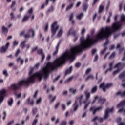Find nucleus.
Returning <instances> with one entry per match:
<instances>
[{"instance_id":"7c9ffc66","label":"nucleus","mask_w":125,"mask_h":125,"mask_svg":"<svg viewBox=\"0 0 125 125\" xmlns=\"http://www.w3.org/2000/svg\"><path fill=\"white\" fill-rule=\"evenodd\" d=\"M96 91H97V86H95L92 88L91 92V93H95Z\"/></svg>"},{"instance_id":"0eeeda50","label":"nucleus","mask_w":125,"mask_h":125,"mask_svg":"<svg viewBox=\"0 0 125 125\" xmlns=\"http://www.w3.org/2000/svg\"><path fill=\"white\" fill-rule=\"evenodd\" d=\"M5 96H6V91L3 89L0 91V105L3 102V99Z\"/></svg>"},{"instance_id":"a19ab883","label":"nucleus","mask_w":125,"mask_h":125,"mask_svg":"<svg viewBox=\"0 0 125 125\" xmlns=\"http://www.w3.org/2000/svg\"><path fill=\"white\" fill-rule=\"evenodd\" d=\"M41 102H42V97H40L36 101V104H37V105H39V104H41Z\"/></svg>"},{"instance_id":"864d4df0","label":"nucleus","mask_w":125,"mask_h":125,"mask_svg":"<svg viewBox=\"0 0 125 125\" xmlns=\"http://www.w3.org/2000/svg\"><path fill=\"white\" fill-rule=\"evenodd\" d=\"M114 57H115V52L112 53V54L109 57V59H112V58H114Z\"/></svg>"},{"instance_id":"774afa93","label":"nucleus","mask_w":125,"mask_h":125,"mask_svg":"<svg viewBox=\"0 0 125 125\" xmlns=\"http://www.w3.org/2000/svg\"><path fill=\"white\" fill-rule=\"evenodd\" d=\"M28 13H29V14H31V13H32V12H33V8H31L28 11Z\"/></svg>"},{"instance_id":"4468645a","label":"nucleus","mask_w":125,"mask_h":125,"mask_svg":"<svg viewBox=\"0 0 125 125\" xmlns=\"http://www.w3.org/2000/svg\"><path fill=\"white\" fill-rule=\"evenodd\" d=\"M78 31H79V29H78L77 30H75L72 33V36L75 38L74 42H76L77 40H78V35H77V33H78Z\"/></svg>"},{"instance_id":"e2e57ef3","label":"nucleus","mask_w":125,"mask_h":125,"mask_svg":"<svg viewBox=\"0 0 125 125\" xmlns=\"http://www.w3.org/2000/svg\"><path fill=\"white\" fill-rule=\"evenodd\" d=\"M23 111L24 113V114L26 115V114L28 113V108H23Z\"/></svg>"},{"instance_id":"5701e85b","label":"nucleus","mask_w":125,"mask_h":125,"mask_svg":"<svg viewBox=\"0 0 125 125\" xmlns=\"http://www.w3.org/2000/svg\"><path fill=\"white\" fill-rule=\"evenodd\" d=\"M15 4H16V2H15V1H12L11 5V8H12L13 11L15 10Z\"/></svg>"},{"instance_id":"39448f33","label":"nucleus","mask_w":125,"mask_h":125,"mask_svg":"<svg viewBox=\"0 0 125 125\" xmlns=\"http://www.w3.org/2000/svg\"><path fill=\"white\" fill-rule=\"evenodd\" d=\"M113 86V83H108L105 85V83H103L100 85V88H102L103 91L106 92V88H110Z\"/></svg>"},{"instance_id":"72a5a7b5","label":"nucleus","mask_w":125,"mask_h":125,"mask_svg":"<svg viewBox=\"0 0 125 125\" xmlns=\"http://www.w3.org/2000/svg\"><path fill=\"white\" fill-rule=\"evenodd\" d=\"M26 42H27V41L25 40L21 43V47L22 49L25 47V44H26Z\"/></svg>"},{"instance_id":"c9c22d12","label":"nucleus","mask_w":125,"mask_h":125,"mask_svg":"<svg viewBox=\"0 0 125 125\" xmlns=\"http://www.w3.org/2000/svg\"><path fill=\"white\" fill-rule=\"evenodd\" d=\"M12 103H13V99L12 98H11L8 101V106H12Z\"/></svg>"},{"instance_id":"8fccbe9b","label":"nucleus","mask_w":125,"mask_h":125,"mask_svg":"<svg viewBox=\"0 0 125 125\" xmlns=\"http://www.w3.org/2000/svg\"><path fill=\"white\" fill-rule=\"evenodd\" d=\"M98 98H99V97H98V96H96L94 98V100L92 102V104H94V103H95V101H96L97 99H98Z\"/></svg>"},{"instance_id":"0e129e2a","label":"nucleus","mask_w":125,"mask_h":125,"mask_svg":"<svg viewBox=\"0 0 125 125\" xmlns=\"http://www.w3.org/2000/svg\"><path fill=\"white\" fill-rule=\"evenodd\" d=\"M59 105H60V103H58L55 105V109H58V107H59Z\"/></svg>"},{"instance_id":"1a4fd4ad","label":"nucleus","mask_w":125,"mask_h":125,"mask_svg":"<svg viewBox=\"0 0 125 125\" xmlns=\"http://www.w3.org/2000/svg\"><path fill=\"white\" fill-rule=\"evenodd\" d=\"M8 46H9V43H7L5 46H2L0 48V53H5L7 49H8Z\"/></svg>"},{"instance_id":"473e14b6","label":"nucleus","mask_w":125,"mask_h":125,"mask_svg":"<svg viewBox=\"0 0 125 125\" xmlns=\"http://www.w3.org/2000/svg\"><path fill=\"white\" fill-rule=\"evenodd\" d=\"M38 112V108L37 107H33L32 109V114L33 116H35Z\"/></svg>"},{"instance_id":"6e6552de","label":"nucleus","mask_w":125,"mask_h":125,"mask_svg":"<svg viewBox=\"0 0 125 125\" xmlns=\"http://www.w3.org/2000/svg\"><path fill=\"white\" fill-rule=\"evenodd\" d=\"M83 99V95H81L80 97H78L75 101V105H78L80 106V105H82V101Z\"/></svg>"},{"instance_id":"a211bd4d","label":"nucleus","mask_w":125,"mask_h":125,"mask_svg":"<svg viewBox=\"0 0 125 125\" xmlns=\"http://www.w3.org/2000/svg\"><path fill=\"white\" fill-rule=\"evenodd\" d=\"M55 8H54V6L53 5H51L49 9H48V10L47 11V13H49L50 12H53L55 10Z\"/></svg>"},{"instance_id":"2eb2a0df","label":"nucleus","mask_w":125,"mask_h":125,"mask_svg":"<svg viewBox=\"0 0 125 125\" xmlns=\"http://www.w3.org/2000/svg\"><path fill=\"white\" fill-rule=\"evenodd\" d=\"M124 105H125V99L117 105V108L118 109L123 108V107H124Z\"/></svg>"},{"instance_id":"58836bf2","label":"nucleus","mask_w":125,"mask_h":125,"mask_svg":"<svg viewBox=\"0 0 125 125\" xmlns=\"http://www.w3.org/2000/svg\"><path fill=\"white\" fill-rule=\"evenodd\" d=\"M74 15H75V14H74V13H71V14H70V16H69V22H71V21H72V20H73V18H74Z\"/></svg>"},{"instance_id":"c85d7f7f","label":"nucleus","mask_w":125,"mask_h":125,"mask_svg":"<svg viewBox=\"0 0 125 125\" xmlns=\"http://www.w3.org/2000/svg\"><path fill=\"white\" fill-rule=\"evenodd\" d=\"M10 17L11 20H14V19H15V15H14V12H12L10 14Z\"/></svg>"},{"instance_id":"4be33fe9","label":"nucleus","mask_w":125,"mask_h":125,"mask_svg":"<svg viewBox=\"0 0 125 125\" xmlns=\"http://www.w3.org/2000/svg\"><path fill=\"white\" fill-rule=\"evenodd\" d=\"M17 62H19L20 63L21 65H23V63H24V60L22 59L21 57H19L17 59Z\"/></svg>"},{"instance_id":"79ce46f5","label":"nucleus","mask_w":125,"mask_h":125,"mask_svg":"<svg viewBox=\"0 0 125 125\" xmlns=\"http://www.w3.org/2000/svg\"><path fill=\"white\" fill-rule=\"evenodd\" d=\"M117 49H118L121 52L122 51V50L124 49V48H121V45L120 44H118L117 46Z\"/></svg>"},{"instance_id":"13d9d810","label":"nucleus","mask_w":125,"mask_h":125,"mask_svg":"<svg viewBox=\"0 0 125 125\" xmlns=\"http://www.w3.org/2000/svg\"><path fill=\"white\" fill-rule=\"evenodd\" d=\"M41 56H42L41 61L42 62V61H43V60H44V59L45 58V54H42V55H41Z\"/></svg>"},{"instance_id":"09e8293b","label":"nucleus","mask_w":125,"mask_h":125,"mask_svg":"<svg viewBox=\"0 0 125 125\" xmlns=\"http://www.w3.org/2000/svg\"><path fill=\"white\" fill-rule=\"evenodd\" d=\"M3 75L5 76V77H7V76H8V73H7V71H6V70H4L3 71Z\"/></svg>"},{"instance_id":"f03ea898","label":"nucleus","mask_w":125,"mask_h":125,"mask_svg":"<svg viewBox=\"0 0 125 125\" xmlns=\"http://www.w3.org/2000/svg\"><path fill=\"white\" fill-rule=\"evenodd\" d=\"M31 34H32V39H34L35 38V31L33 29L29 30L26 34H25V31H22L20 35V36L24 35V37L25 39H30L31 38Z\"/></svg>"},{"instance_id":"5fc2aeb1","label":"nucleus","mask_w":125,"mask_h":125,"mask_svg":"<svg viewBox=\"0 0 125 125\" xmlns=\"http://www.w3.org/2000/svg\"><path fill=\"white\" fill-rule=\"evenodd\" d=\"M86 31V29H85V28H83L81 31L82 35H83V34H84Z\"/></svg>"},{"instance_id":"69168bd1","label":"nucleus","mask_w":125,"mask_h":125,"mask_svg":"<svg viewBox=\"0 0 125 125\" xmlns=\"http://www.w3.org/2000/svg\"><path fill=\"white\" fill-rule=\"evenodd\" d=\"M14 123V120H12V121H10L9 122H8V124H7V125H11Z\"/></svg>"},{"instance_id":"6ab92c4d","label":"nucleus","mask_w":125,"mask_h":125,"mask_svg":"<svg viewBox=\"0 0 125 125\" xmlns=\"http://www.w3.org/2000/svg\"><path fill=\"white\" fill-rule=\"evenodd\" d=\"M105 101H106V99L100 98L98 101V103H99V104H101V105H103V104L105 103Z\"/></svg>"},{"instance_id":"f257e3e1","label":"nucleus","mask_w":125,"mask_h":125,"mask_svg":"<svg viewBox=\"0 0 125 125\" xmlns=\"http://www.w3.org/2000/svg\"><path fill=\"white\" fill-rule=\"evenodd\" d=\"M114 111V107H112V108H107L104 112V118H102L101 117H98V116H96L95 118H94L92 121L94 122L95 125H97V123H96V121H98V122H99L100 123H101V122H103V119L104 120H108L109 119V117H110V115H109V114L110 113H112Z\"/></svg>"},{"instance_id":"aec40b11","label":"nucleus","mask_w":125,"mask_h":125,"mask_svg":"<svg viewBox=\"0 0 125 125\" xmlns=\"http://www.w3.org/2000/svg\"><path fill=\"white\" fill-rule=\"evenodd\" d=\"M109 68L107 69L105 71V74H107L108 73V71H111L113 69V62H111L109 65Z\"/></svg>"},{"instance_id":"4c0bfd02","label":"nucleus","mask_w":125,"mask_h":125,"mask_svg":"<svg viewBox=\"0 0 125 125\" xmlns=\"http://www.w3.org/2000/svg\"><path fill=\"white\" fill-rule=\"evenodd\" d=\"M30 98H28L27 99V102L28 104H30L31 106H33L34 105V101H30Z\"/></svg>"},{"instance_id":"ddd939ff","label":"nucleus","mask_w":125,"mask_h":125,"mask_svg":"<svg viewBox=\"0 0 125 125\" xmlns=\"http://www.w3.org/2000/svg\"><path fill=\"white\" fill-rule=\"evenodd\" d=\"M69 91H70V92L72 93V94H73V95H75V94H77V93H78V89H76L75 88H70Z\"/></svg>"},{"instance_id":"9b49d317","label":"nucleus","mask_w":125,"mask_h":125,"mask_svg":"<svg viewBox=\"0 0 125 125\" xmlns=\"http://www.w3.org/2000/svg\"><path fill=\"white\" fill-rule=\"evenodd\" d=\"M1 31L2 34L4 35H6L7 33H8V28L7 27H5L4 25H3L1 27Z\"/></svg>"},{"instance_id":"a878e982","label":"nucleus","mask_w":125,"mask_h":125,"mask_svg":"<svg viewBox=\"0 0 125 125\" xmlns=\"http://www.w3.org/2000/svg\"><path fill=\"white\" fill-rule=\"evenodd\" d=\"M85 94L86 95V100H88L90 98V93L88 92V90L85 92Z\"/></svg>"},{"instance_id":"20e7f679","label":"nucleus","mask_w":125,"mask_h":125,"mask_svg":"<svg viewBox=\"0 0 125 125\" xmlns=\"http://www.w3.org/2000/svg\"><path fill=\"white\" fill-rule=\"evenodd\" d=\"M125 62L123 63L119 62L118 63L116 64L115 65L114 68H118V69L113 72V75L115 76L116 74H118V73H119L122 70V69H123V68H125Z\"/></svg>"},{"instance_id":"338daca9","label":"nucleus","mask_w":125,"mask_h":125,"mask_svg":"<svg viewBox=\"0 0 125 125\" xmlns=\"http://www.w3.org/2000/svg\"><path fill=\"white\" fill-rule=\"evenodd\" d=\"M62 94H63V95L67 96L68 95V91H63L62 92Z\"/></svg>"},{"instance_id":"603ef678","label":"nucleus","mask_w":125,"mask_h":125,"mask_svg":"<svg viewBox=\"0 0 125 125\" xmlns=\"http://www.w3.org/2000/svg\"><path fill=\"white\" fill-rule=\"evenodd\" d=\"M67 125V121H62L60 123V125Z\"/></svg>"},{"instance_id":"2f4dec72","label":"nucleus","mask_w":125,"mask_h":125,"mask_svg":"<svg viewBox=\"0 0 125 125\" xmlns=\"http://www.w3.org/2000/svg\"><path fill=\"white\" fill-rule=\"evenodd\" d=\"M88 8V5L86 3H84L83 5V11H86V10Z\"/></svg>"},{"instance_id":"6e6d98bb","label":"nucleus","mask_w":125,"mask_h":125,"mask_svg":"<svg viewBox=\"0 0 125 125\" xmlns=\"http://www.w3.org/2000/svg\"><path fill=\"white\" fill-rule=\"evenodd\" d=\"M59 79H60V75H59L57 77L55 78L53 80L54 83H55V82H57V80H59Z\"/></svg>"},{"instance_id":"37998d69","label":"nucleus","mask_w":125,"mask_h":125,"mask_svg":"<svg viewBox=\"0 0 125 125\" xmlns=\"http://www.w3.org/2000/svg\"><path fill=\"white\" fill-rule=\"evenodd\" d=\"M72 78L70 77L67 80H66L64 82V83H70V82H71V81H72Z\"/></svg>"},{"instance_id":"052dcab7","label":"nucleus","mask_w":125,"mask_h":125,"mask_svg":"<svg viewBox=\"0 0 125 125\" xmlns=\"http://www.w3.org/2000/svg\"><path fill=\"white\" fill-rule=\"evenodd\" d=\"M97 52V50L96 49H93L92 50V53L93 55L95 54Z\"/></svg>"},{"instance_id":"9d476101","label":"nucleus","mask_w":125,"mask_h":125,"mask_svg":"<svg viewBox=\"0 0 125 125\" xmlns=\"http://www.w3.org/2000/svg\"><path fill=\"white\" fill-rule=\"evenodd\" d=\"M108 43H109V40H106L105 43L104 44V49L101 51V54H104L106 52V50L108 49L107 48V45H108Z\"/></svg>"},{"instance_id":"bb28decb","label":"nucleus","mask_w":125,"mask_h":125,"mask_svg":"<svg viewBox=\"0 0 125 125\" xmlns=\"http://www.w3.org/2000/svg\"><path fill=\"white\" fill-rule=\"evenodd\" d=\"M125 77V71L121 73L119 76V79H120V80H123V79H124Z\"/></svg>"},{"instance_id":"dca6fc26","label":"nucleus","mask_w":125,"mask_h":125,"mask_svg":"<svg viewBox=\"0 0 125 125\" xmlns=\"http://www.w3.org/2000/svg\"><path fill=\"white\" fill-rule=\"evenodd\" d=\"M72 71H73V67L70 66V68H69L66 70L65 76H67V75L71 74V73H72Z\"/></svg>"},{"instance_id":"c03bdc74","label":"nucleus","mask_w":125,"mask_h":125,"mask_svg":"<svg viewBox=\"0 0 125 125\" xmlns=\"http://www.w3.org/2000/svg\"><path fill=\"white\" fill-rule=\"evenodd\" d=\"M122 112H123L124 113V114H125V107H123L122 108H121L119 110H118V113H121Z\"/></svg>"},{"instance_id":"3c124183","label":"nucleus","mask_w":125,"mask_h":125,"mask_svg":"<svg viewBox=\"0 0 125 125\" xmlns=\"http://www.w3.org/2000/svg\"><path fill=\"white\" fill-rule=\"evenodd\" d=\"M73 106H74V112H76L78 110V108H79V105L73 104Z\"/></svg>"},{"instance_id":"423d86ee","label":"nucleus","mask_w":125,"mask_h":125,"mask_svg":"<svg viewBox=\"0 0 125 125\" xmlns=\"http://www.w3.org/2000/svg\"><path fill=\"white\" fill-rule=\"evenodd\" d=\"M103 110V106H99L97 108H96L95 106H92L90 108V111L93 113V115H95L96 112H100Z\"/></svg>"},{"instance_id":"680f3d73","label":"nucleus","mask_w":125,"mask_h":125,"mask_svg":"<svg viewBox=\"0 0 125 125\" xmlns=\"http://www.w3.org/2000/svg\"><path fill=\"white\" fill-rule=\"evenodd\" d=\"M62 108L63 111H65L66 110V105H65L64 104H62Z\"/></svg>"},{"instance_id":"49530a36","label":"nucleus","mask_w":125,"mask_h":125,"mask_svg":"<svg viewBox=\"0 0 125 125\" xmlns=\"http://www.w3.org/2000/svg\"><path fill=\"white\" fill-rule=\"evenodd\" d=\"M38 123V120L37 119H35L33 121L32 125H36Z\"/></svg>"},{"instance_id":"7ed1b4c3","label":"nucleus","mask_w":125,"mask_h":125,"mask_svg":"<svg viewBox=\"0 0 125 125\" xmlns=\"http://www.w3.org/2000/svg\"><path fill=\"white\" fill-rule=\"evenodd\" d=\"M59 29V26L57 24V21H55L53 24H52L51 27V38H53V36H55L57 30Z\"/></svg>"},{"instance_id":"c756f323","label":"nucleus","mask_w":125,"mask_h":125,"mask_svg":"<svg viewBox=\"0 0 125 125\" xmlns=\"http://www.w3.org/2000/svg\"><path fill=\"white\" fill-rule=\"evenodd\" d=\"M83 13H81L76 16V18H77V19H79V20H81V19L83 18Z\"/></svg>"},{"instance_id":"393cba45","label":"nucleus","mask_w":125,"mask_h":125,"mask_svg":"<svg viewBox=\"0 0 125 125\" xmlns=\"http://www.w3.org/2000/svg\"><path fill=\"white\" fill-rule=\"evenodd\" d=\"M49 0L52 1V0H46V2L45 4H43L41 7V9H43L44 8L45 5H47L48 4V2H49Z\"/></svg>"},{"instance_id":"ea45409f","label":"nucleus","mask_w":125,"mask_h":125,"mask_svg":"<svg viewBox=\"0 0 125 125\" xmlns=\"http://www.w3.org/2000/svg\"><path fill=\"white\" fill-rule=\"evenodd\" d=\"M11 89H12V90H14V91H15L16 90V84H12L11 86Z\"/></svg>"},{"instance_id":"f704fd0d","label":"nucleus","mask_w":125,"mask_h":125,"mask_svg":"<svg viewBox=\"0 0 125 125\" xmlns=\"http://www.w3.org/2000/svg\"><path fill=\"white\" fill-rule=\"evenodd\" d=\"M104 10V6L101 5L99 8V13H101L102 11Z\"/></svg>"},{"instance_id":"a18cd8bd","label":"nucleus","mask_w":125,"mask_h":125,"mask_svg":"<svg viewBox=\"0 0 125 125\" xmlns=\"http://www.w3.org/2000/svg\"><path fill=\"white\" fill-rule=\"evenodd\" d=\"M81 65H82V64L81 63L77 62L75 64V66L76 68H80V67H81Z\"/></svg>"},{"instance_id":"f8f14e48","label":"nucleus","mask_w":125,"mask_h":125,"mask_svg":"<svg viewBox=\"0 0 125 125\" xmlns=\"http://www.w3.org/2000/svg\"><path fill=\"white\" fill-rule=\"evenodd\" d=\"M30 18V15H25L21 22L22 23H25V22H27V21L29 20Z\"/></svg>"},{"instance_id":"e433bc0d","label":"nucleus","mask_w":125,"mask_h":125,"mask_svg":"<svg viewBox=\"0 0 125 125\" xmlns=\"http://www.w3.org/2000/svg\"><path fill=\"white\" fill-rule=\"evenodd\" d=\"M37 53H38V54H40V55H42V54H44L43 50L42 49H39L37 51Z\"/></svg>"},{"instance_id":"b1692460","label":"nucleus","mask_w":125,"mask_h":125,"mask_svg":"<svg viewBox=\"0 0 125 125\" xmlns=\"http://www.w3.org/2000/svg\"><path fill=\"white\" fill-rule=\"evenodd\" d=\"M74 7V3H71L69 5L67 6L66 8V11H69L70 9H72Z\"/></svg>"},{"instance_id":"bf43d9fd","label":"nucleus","mask_w":125,"mask_h":125,"mask_svg":"<svg viewBox=\"0 0 125 125\" xmlns=\"http://www.w3.org/2000/svg\"><path fill=\"white\" fill-rule=\"evenodd\" d=\"M90 104V102H89L88 104H87L84 107V110H87V107H88V106L89 105V104Z\"/></svg>"},{"instance_id":"cd10ccee","label":"nucleus","mask_w":125,"mask_h":125,"mask_svg":"<svg viewBox=\"0 0 125 125\" xmlns=\"http://www.w3.org/2000/svg\"><path fill=\"white\" fill-rule=\"evenodd\" d=\"M94 76H93V75L90 74L86 78V82H87L88 80H94Z\"/></svg>"},{"instance_id":"f3484780","label":"nucleus","mask_w":125,"mask_h":125,"mask_svg":"<svg viewBox=\"0 0 125 125\" xmlns=\"http://www.w3.org/2000/svg\"><path fill=\"white\" fill-rule=\"evenodd\" d=\"M60 45V42H59L57 46L56 47V50L53 53V55L55 56V55H57L58 53V50L59 49V46Z\"/></svg>"},{"instance_id":"4d7b16f0","label":"nucleus","mask_w":125,"mask_h":125,"mask_svg":"<svg viewBox=\"0 0 125 125\" xmlns=\"http://www.w3.org/2000/svg\"><path fill=\"white\" fill-rule=\"evenodd\" d=\"M90 72H91V68H88L85 71V74H89Z\"/></svg>"},{"instance_id":"412c9836","label":"nucleus","mask_w":125,"mask_h":125,"mask_svg":"<svg viewBox=\"0 0 125 125\" xmlns=\"http://www.w3.org/2000/svg\"><path fill=\"white\" fill-rule=\"evenodd\" d=\"M62 34H63V28H60L57 34V37L58 38H60V37L62 36Z\"/></svg>"},{"instance_id":"de8ad7c7","label":"nucleus","mask_w":125,"mask_h":125,"mask_svg":"<svg viewBox=\"0 0 125 125\" xmlns=\"http://www.w3.org/2000/svg\"><path fill=\"white\" fill-rule=\"evenodd\" d=\"M48 31V23H47L45 26L44 32H46Z\"/></svg>"}]
</instances>
